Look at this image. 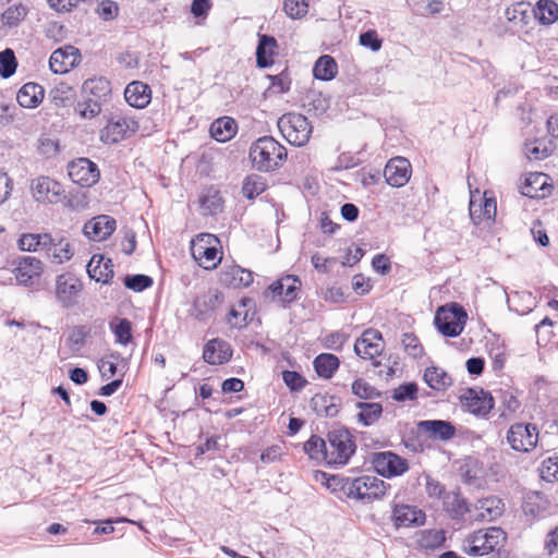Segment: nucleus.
Masks as SVG:
<instances>
[{"label": "nucleus", "instance_id": "1", "mask_svg": "<svg viewBox=\"0 0 558 558\" xmlns=\"http://www.w3.org/2000/svg\"><path fill=\"white\" fill-rule=\"evenodd\" d=\"M250 158L259 171H274L287 158L286 148L271 136L258 138L251 146Z\"/></svg>", "mask_w": 558, "mask_h": 558}, {"label": "nucleus", "instance_id": "2", "mask_svg": "<svg viewBox=\"0 0 558 558\" xmlns=\"http://www.w3.org/2000/svg\"><path fill=\"white\" fill-rule=\"evenodd\" d=\"M355 450L353 435L347 428H335L327 434L325 462L328 465H345Z\"/></svg>", "mask_w": 558, "mask_h": 558}, {"label": "nucleus", "instance_id": "3", "mask_svg": "<svg viewBox=\"0 0 558 558\" xmlns=\"http://www.w3.org/2000/svg\"><path fill=\"white\" fill-rule=\"evenodd\" d=\"M468 314L462 305L450 303L440 306L435 314L434 324L445 337H458L464 329Z\"/></svg>", "mask_w": 558, "mask_h": 558}, {"label": "nucleus", "instance_id": "4", "mask_svg": "<svg viewBox=\"0 0 558 558\" xmlns=\"http://www.w3.org/2000/svg\"><path fill=\"white\" fill-rule=\"evenodd\" d=\"M278 128L282 136L294 146L305 145L310 138L313 128L307 118L301 113H286L278 120Z\"/></svg>", "mask_w": 558, "mask_h": 558}, {"label": "nucleus", "instance_id": "5", "mask_svg": "<svg viewBox=\"0 0 558 558\" xmlns=\"http://www.w3.org/2000/svg\"><path fill=\"white\" fill-rule=\"evenodd\" d=\"M388 487H390L389 484L374 475H363L353 478L351 487L347 489H349V498L371 501L383 497Z\"/></svg>", "mask_w": 558, "mask_h": 558}, {"label": "nucleus", "instance_id": "6", "mask_svg": "<svg viewBox=\"0 0 558 558\" xmlns=\"http://www.w3.org/2000/svg\"><path fill=\"white\" fill-rule=\"evenodd\" d=\"M219 240L216 235L203 233L193 241L192 255L199 266L205 269H214L219 264L221 257L218 256L217 245Z\"/></svg>", "mask_w": 558, "mask_h": 558}, {"label": "nucleus", "instance_id": "7", "mask_svg": "<svg viewBox=\"0 0 558 558\" xmlns=\"http://www.w3.org/2000/svg\"><path fill=\"white\" fill-rule=\"evenodd\" d=\"M68 175L73 183L89 187L98 182L100 171L98 166L88 158H77L69 162Z\"/></svg>", "mask_w": 558, "mask_h": 558}, {"label": "nucleus", "instance_id": "8", "mask_svg": "<svg viewBox=\"0 0 558 558\" xmlns=\"http://www.w3.org/2000/svg\"><path fill=\"white\" fill-rule=\"evenodd\" d=\"M507 440L513 450L527 452L536 447L538 432L533 424L517 423L509 428Z\"/></svg>", "mask_w": 558, "mask_h": 558}, {"label": "nucleus", "instance_id": "9", "mask_svg": "<svg viewBox=\"0 0 558 558\" xmlns=\"http://www.w3.org/2000/svg\"><path fill=\"white\" fill-rule=\"evenodd\" d=\"M138 130V123L126 117L111 118L100 131V140L105 144H116Z\"/></svg>", "mask_w": 558, "mask_h": 558}, {"label": "nucleus", "instance_id": "10", "mask_svg": "<svg viewBox=\"0 0 558 558\" xmlns=\"http://www.w3.org/2000/svg\"><path fill=\"white\" fill-rule=\"evenodd\" d=\"M372 463L376 472L386 477L399 476L409 470L407 459L392 451L374 453Z\"/></svg>", "mask_w": 558, "mask_h": 558}, {"label": "nucleus", "instance_id": "11", "mask_svg": "<svg viewBox=\"0 0 558 558\" xmlns=\"http://www.w3.org/2000/svg\"><path fill=\"white\" fill-rule=\"evenodd\" d=\"M82 289L81 280L71 274L59 275L56 279V299L65 308H70L77 303Z\"/></svg>", "mask_w": 558, "mask_h": 558}, {"label": "nucleus", "instance_id": "12", "mask_svg": "<svg viewBox=\"0 0 558 558\" xmlns=\"http://www.w3.org/2000/svg\"><path fill=\"white\" fill-rule=\"evenodd\" d=\"M384 351L381 332L368 328L355 340L354 352L363 360H374Z\"/></svg>", "mask_w": 558, "mask_h": 558}, {"label": "nucleus", "instance_id": "13", "mask_svg": "<svg viewBox=\"0 0 558 558\" xmlns=\"http://www.w3.org/2000/svg\"><path fill=\"white\" fill-rule=\"evenodd\" d=\"M461 404L476 416H486L494 408V398L483 389L469 388L461 396Z\"/></svg>", "mask_w": 558, "mask_h": 558}, {"label": "nucleus", "instance_id": "14", "mask_svg": "<svg viewBox=\"0 0 558 558\" xmlns=\"http://www.w3.org/2000/svg\"><path fill=\"white\" fill-rule=\"evenodd\" d=\"M222 302L223 294L218 289H208L195 298L191 315L198 320H206L214 315Z\"/></svg>", "mask_w": 558, "mask_h": 558}, {"label": "nucleus", "instance_id": "15", "mask_svg": "<svg viewBox=\"0 0 558 558\" xmlns=\"http://www.w3.org/2000/svg\"><path fill=\"white\" fill-rule=\"evenodd\" d=\"M412 167L410 161L403 157L391 158L384 170L386 182L395 187L404 186L411 177Z\"/></svg>", "mask_w": 558, "mask_h": 558}, {"label": "nucleus", "instance_id": "16", "mask_svg": "<svg viewBox=\"0 0 558 558\" xmlns=\"http://www.w3.org/2000/svg\"><path fill=\"white\" fill-rule=\"evenodd\" d=\"M391 520L396 529L420 526L425 523L426 515L423 510L410 505H396Z\"/></svg>", "mask_w": 558, "mask_h": 558}, {"label": "nucleus", "instance_id": "17", "mask_svg": "<svg viewBox=\"0 0 558 558\" xmlns=\"http://www.w3.org/2000/svg\"><path fill=\"white\" fill-rule=\"evenodd\" d=\"M416 426L421 433L426 434L433 440L448 441L457 434L456 426L451 422L444 420L418 421Z\"/></svg>", "mask_w": 558, "mask_h": 558}, {"label": "nucleus", "instance_id": "18", "mask_svg": "<svg viewBox=\"0 0 558 558\" xmlns=\"http://www.w3.org/2000/svg\"><path fill=\"white\" fill-rule=\"evenodd\" d=\"M78 50L73 46H65L52 52L49 66L53 73L64 74L72 70L78 63Z\"/></svg>", "mask_w": 558, "mask_h": 558}, {"label": "nucleus", "instance_id": "19", "mask_svg": "<svg viewBox=\"0 0 558 558\" xmlns=\"http://www.w3.org/2000/svg\"><path fill=\"white\" fill-rule=\"evenodd\" d=\"M472 514L470 520L475 521H492L501 515L504 510V502L500 498L489 496L478 499L475 505H472Z\"/></svg>", "mask_w": 558, "mask_h": 558}, {"label": "nucleus", "instance_id": "20", "mask_svg": "<svg viewBox=\"0 0 558 558\" xmlns=\"http://www.w3.org/2000/svg\"><path fill=\"white\" fill-rule=\"evenodd\" d=\"M116 230V220L108 215H99L84 225V234L93 241H102Z\"/></svg>", "mask_w": 558, "mask_h": 558}, {"label": "nucleus", "instance_id": "21", "mask_svg": "<svg viewBox=\"0 0 558 558\" xmlns=\"http://www.w3.org/2000/svg\"><path fill=\"white\" fill-rule=\"evenodd\" d=\"M60 184L49 177H38L32 181L31 190L37 202L54 203L60 196Z\"/></svg>", "mask_w": 558, "mask_h": 558}, {"label": "nucleus", "instance_id": "22", "mask_svg": "<svg viewBox=\"0 0 558 558\" xmlns=\"http://www.w3.org/2000/svg\"><path fill=\"white\" fill-rule=\"evenodd\" d=\"M232 356L230 344L219 338L209 340L203 350V359L210 365H221L227 363Z\"/></svg>", "mask_w": 558, "mask_h": 558}, {"label": "nucleus", "instance_id": "23", "mask_svg": "<svg viewBox=\"0 0 558 558\" xmlns=\"http://www.w3.org/2000/svg\"><path fill=\"white\" fill-rule=\"evenodd\" d=\"M87 274L90 279L108 284L114 275L113 263L104 255L95 254L87 264Z\"/></svg>", "mask_w": 558, "mask_h": 558}, {"label": "nucleus", "instance_id": "24", "mask_svg": "<svg viewBox=\"0 0 558 558\" xmlns=\"http://www.w3.org/2000/svg\"><path fill=\"white\" fill-rule=\"evenodd\" d=\"M220 281L231 288H246L253 282V275L252 271L239 265L223 266Z\"/></svg>", "mask_w": 558, "mask_h": 558}, {"label": "nucleus", "instance_id": "25", "mask_svg": "<svg viewBox=\"0 0 558 558\" xmlns=\"http://www.w3.org/2000/svg\"><path fill=\"white\" fill-rule=\"evenodd\" d=\"M124 98L130 106L143 109L151 100V89L147 84L134 81L125 87Z\"/></svg>", "mask_w": 558, "mask_h": 558}, {"label": "nucleus", "instance_id": "26", "mask_svg": "<svg viewBox=\"0 0 558 558\" xmlns=\"http://www.w3.org/2000/svg\"><path fill=\"white\" fill-rule=\"evenodd\" d=\"M301 287V281L296 276L288 275L269 286L274 296H279L284 303H291L296 299V292Z\"/></svg>", "mask_w": 558, "mask_h": 558}, {"label": "nucleus", "instance_id": "27", "mask_svg": "<svg viewBox=\"0 0 558 558\" xmlns=\"http://www.w3.org/2000/svg\"><path fill=\"white\" fill-rule=\"evenodd\" d=\"M16 280L24 286L32 283L41 274V262L32 256L22 257L14 269Z\"/></svg>", "mask_w": 558, "mask_h": 558}, {"label": "nucleus", "instance_id": "28", "mask_svg": "<svg viewBox=\"0 0 558 558\" xmlns=\"http://www.w3.org/2000/svg\"><path fill=\"white\" fill-rule=\"evenodd\" d=\"M444 509L454 519L470 520L472 514V505H469L460 494L454 492L446 493L444 496Z\"/></svg>", "mask_w": 558, "mask_h": 558}, {"label": "nucleus", "instance_id": "29", "mask_svg": "<svg viewBox=\"0 0 558 558\" xmlns=\"http://www.w3.org/2000/svg\"><path fill=\"white\" fill-rule=\"evenodd\" d=\"M83 96L93 97L106 104L111 97V84L105 77L88 78L82 86Z\"/></svg>", "mask_w": 558, "mask_h": 558}, {"label": "nucleus", "instance_id": "30", "mask_svg": "<svg viewBox=\"0 0 558 558\" xmlns=\"http://www.w3.org/2000/svg\"><path fill=\"white\" fill-rule=\"evenodd\" d=\"M209 132L214 140L226 143L235 136L238 123L231 117H221L211 123Z\"/></svg>", "mask_w": 558, "mask_h": 558}, {"label": "nucleus", "instance_id": "31", "mask_svg": "<svg viewBox=\"0 0 558 558\" xmlns=\"http://www.w3.org/2000/svg\"><path fill=\"white\" fill-rule=\"evenodd\" d=\"M45 90L37 83L24 84L16 95L19 105L23 108H36L44 99Z\"/></svg>", "mask_w": 558, "mask_h": 558}, {"label": "nucleus", "instance_id": "32", "mask_svg": "<svg viewBox=\"0 0 558 558\" xmlns=\"http://www.w3.org/2000/svg\"><path fill=\"white\" fill-rule=\"evenodd\" d=\"M277 50L278 44L276 37H259L256 48V65L260 69L272 65Z\"/></svg>", "mask_w": 558, "mask_h": 558}, {"label": "nucleus", "instance_id": "33", "mask_svg": "<svg viewBox=\"0 0 558 558\" xmlns=\"http://www.w3.org/2000/svg\"><path fill=\"white\" fill-rule=\"evenodd\" d=\"M424 381L436 391H445L452 385L450 375L437 366H430L425 369Z\"/></svg>", "mask_w": 558, "mask_h": 558}, {"label": "nucleus", "instance_id": "34", "mask_svg": "<svg viewBox=\"0 0 558 558\" xmlns=\"http://www.w3.org/2000/svg\"><path fill=\"white\" fill-rule=\"evenodd\" d=\"M313 365L319 377L329 379L339 368L340 361L331 353H322L315 357Z\"/></svg>", "mask_w": 558, "mask_h": 558}, {"label": "nucleus", "instance_id": "35", "mask_svg": "<svg viewBox=\"0 0 558 558\" xmlns=\"http://www.w3.org/2000/svg\"><path fill=\"white\" fill-rule=\"evenodd\" d=\"M547 179L548 177L544 173L530 174L525 180L522 194L531 198L544 197L546 195L545 191L548 189Z\"/></svg>", "mask_w": 558, "mask_h": 558}, {"label": "nucleus", "instance_id": "36", "mask_svg": "<svg viewBox=\"0 0 558 558\" xmlns=\"http://www.w3.org/2000/svg\"><path fill=\"white\" fill-rule=\"evenodd\" d=\"M338 72L335 59L328 54L318 58L313 68L314 77L320 81L332 80Z\"/></svg>", "mask_w": 558, "mask_h": 558}, {"label": "nucleus", "instance_id": "37", "mask_svg": "<svg viewBox=\"0 0 558 558\" xmlns=\"http://www.w3.org/2000/svg\"><path fill=\"white\" fill-rule=\"evenodd\" d=\"M356 408L360 409L357 420L364 426L375 424L383 414V405L377 402H357Z\"/></svg>", "mask_w": 558, "mask_h": 558}, {"label": "nucleus", "instance_id": "38", "mask_svg": "<svg viewBox=\"0 0 558 558\" xmlns=\"http://www.w3.org/2000/svg\"><path fill=\"white\" fill-rule=\"evenodd\" d=\"M534 16L541 24L550 25L558 20V4L553 0H539Z\"/></svg>", "mask_w": 558, "mask_h": 558}, {"label": "nucleus", "instance_id": "39", "mask_svg": "<svg viewBox=\"0 0 558 558\" xmlns=\"http://www.w3.org/2000/svg\"><path fill=\"white\" fill-rule=\"evenodd\" d=\"M485 539L484 530L474 532L463 542V551L470 556H484L489 554Z\"/></svg>", "mask_w": 558, "mask_h": 558}, {"label": "nucleus", "instance_id": "40", "mask_svg": "<svg viewBox=\"0 0 558 558\" xmlns=\"http://www.w3.org/2000/svg\"><path fill=\"white\" fill-rule=\"evenodd\" d=\"M523 511L532 517H537L547 509V500L539 492L526 494L522 505Z\"/></svg>", "mask_w": 558, "mask_h": 558}, {"label": "nucleus", "instance_id": "41", "mask_svg": "<svg viewBox=\"0 0 558 558\" xmlns=\"http://www.w3.org/2000/svg\"><path fill=\"white\" fill-rule=\"evenodd\" d=\"M445 541L446 535L442 530H425L418 538V545L424 549H435L442 546Z\"/></svg>", "mask_w": 558, "mask_h": 558}, {"label": "nucleus", "instance_id": "42", "mask_svg": "<svg viewBox=\"0 0 558 558\" xmlns=\"http://www.w3.org/2000/svg\"><path fill=\"white\" fill-rule=\"evenodd\" d=\"M304 451L311 459L325 461V451H327V440L317 435H313L303 445Z\"/></svg>", "mask_w": 558, "mask_h": 558}, {"label": "nucleus", "instance_id": "43", "mask_svg": "<svg viewBox=\"0 0 558 558\" xmlns=\"http://www.w3.org/2000/svg\"><path fill=\"white\" fill-rule=\"evenodd\" d=\"M312 401L318 414L333 417L339 412V407L335 403V397L332 396H315Z\"/></svg>", "mask_w": 558, "mask_h": 558}, {"label": "nucleus", "instance_id": "44", "mask_svg": "<svg viewBox=\"0 0 558 558\" xmlns=\"http://www.w3.org/2000/svg\"><path fill=\"white\" fill-rule=\"evenodd\" d=\"M110 328L116 336V341L126 345L132 340V326L126 318L116 319L110 323Z\"/></svg>", "mask_w": 558, "mask_h": 558}, {"label": "nucleus", "instance_id": "45", "mask_svg": "<svg viewBox=\"0 0 558 558\" xmlns=\"http://www.w3.org/2000/svg\"><path fill=\"white\" fill-rule=\"evenodd\" d=\"M265 189L266 183L264 179L260 175L251 174L246 177L242 186V192L246 198L253 199L259 194H262L265 191Z\"/></svg>", "mask_w": 558, "mask_h": 558}, {"label": "nucleus", "instance_id": "46", "mask_svg": "<svg viewBox=\"0 0 558 558\" xmlns=\"http://www.w3.org/2000/svg\"><path fill=\"white\" fill-rule=\"evenodd\" d=\"M50 253L56 263L62 264L72 258L74 250L64 236H58V240L52 246Z\"/></svg>", "mask_w": 558, "mask_h": 558}, {"label": "nucleus", "instance_id": "47", "mask_svg": "<svg viewBox=\"0 0 558 558\" xmlns=\"http://www.w3.org/2000/svg\"><path fill=\"white\" fill-rule=\"evenodd\" d=\"M550 151L548 143L542 140L526 143L524 147V153L531 160H544L550 155Z\"/></svg>", "mask_w": 558, "mask_h": 558}, {"label": "nucleus", "instance_id": "48", "mask_svg": "<svg viewBox=\"0 0 558 558\" xmlns=\"http://www.w3.org/2000/svg\"><path fill=\"white\" fill-rule=\"evenodd\" d=\"M102 105L104 102L93 97L84 96V100L77 104L76 111L84 119H93L101 112Z\"/></svg>", "mask_w": 558, "mask_h": 558}, {"label": "nucleus", "instance_id": "49", "mask_svg": "<svg viewBox=\"0 0 558 558\" xmlns=\"http://www.w3.org/2000/svg\"><path fill=\"white\" fill-rule=\"evenodd\" d=\"M121 357L119 352H111L108 355L101 357L98 362V369L102 379H109L117 374V363Z\"/></svg>", "mask_w": 558, "mask_h": 558}, {"label": "nucleus", "instance_id": "50", "mask_svg": "<svg viewBox=\"0 0 558 558\" xmlns=\"http://www.w3.org/2000/svg\"><path fill=\"white\" fill-rule=\"evenodd\" d=\"M352 393L363 400H372L380 397V392L363 378H359L352 383Z\"/></svg>", "mask_w": 558, "mask_h": 558}, {"label": "nucleus", "instance_id": "51", "mask_svg": "<svg viewBox=\"0 0 558 558\" xmlns=\"http://www.w3.org/2000/svg\"><path fill=\"white\" fill-rule=\"evenodd\" d=\"M17 61L12 49L7 48L0 52V75L3 78L11 77L16 70Z\"/></svg>", "mask_w": 558, "mask_h": 558}, {"label": "nucleus", "instance_id": "52", "mask_svg": "<svg viewBox=\"0 0 558 558\" xmlns=\"http://www.w3.org/2000/svg\"><path fill=\"white\" fill-rule=\"evenodd\" d=\"M541 477L546 482L558 481V454L550 456L542 462Z\"/></svg>", "mask_w": 558, "mask_h": 558}, {"label": "nucleus", "instance_id": "53", "mask_svg": "<svg viewBox=\"0 0 558 558\" xmlns=\"http://www.w3.org/2000/svg\"><path fill=\"white\" fill-rule=\"evenodd\" d=\"M124 286L135 292H142L151 287L153 279L146 275H128L123 280Z\"/></svg>", "mask_w": 558, "mask_h": 558}, {"label": "nucleus", "instance_id": "54", "mask_svg": "<svg viewBox=\"0 0 558 558\" xmlns=\"http://www.w3.org/2000/svg\"><path fill=\"white\" fill-rule=\"evenodd\" d=\"M484 535L486 537L485 541L488 553H492L498 547L502 546L504 542L506 541V533L500 527L493 526L484 530Z\"/></svg>", "mask_w": 558, "mask_h": 558}, {"label": "nucleus", "instance_id": "55", "mask_svg": "<svg viewBox=\"0 0 558 558\" xmlns=\"http://www.w3.org/2000/svg\"><path fill=\"white\" fill-rule=\"evenodd\" d=\"M283 9L286 13L292 19H300L307 13V0H284Z\"/></svg>", "mask_w": 558, "mask_h": 558}, {"label": "nucleus", "instance_id": "56", "mask_svg": "<svg viewBox=\"0 0 558 558\" xmlns=\"http://www.w3.org/2000/svg\"><path fill=\"white\" fill-rule=\"evenodd\" d=\"M26 16V8L24 5H12L2 13L4 25L15 26Z\"/></svg>", "mask_w": 558, "mask_h": 558}, {"label": "nucleus", "instance_id": "57", "mask_svg": "<svg viewBox=\"0 0 558 558\" xmlns=\"http://www.w3.org/2000/svg\"><path fill=\"white\" fill-rule=\"evenodd\" d=\"M88 330L85 326H76L68 338V344L72 352H78L84 345Z\"/></svg>", "mask_w": 558, "mask_h": 558}, {"label": "nucleus", "instance_id": "58", "mask_svg": "<svg viewBox=\"0 0 558 558\" xmlns=\"http://www.w3.org/2000/svg\"><path fill=\"white\" fill-rule=\"evenodd\" d=\"M402 345L404 350L414 359L421 357L423 355V347L421 345L417 337L413 333H403L402 336Z\"/></svg>", "mask_w": 558, "mask_h": 558}, {"label": "nucleus", "instance_id": "59", "mask_svg": "<svg viewBox=\"0 0 558 558\" xmlns=\"http://www.w3.org/2000/svg\"><path fill=\"white\" fill-rule=\"evenodd\" d=\"M417 393V385L415 383H405L393 390L392 398L396 401L404 402L414 400Z\"/></svg>", "mask_w": 558, "mask_h": 558}, {"label": "nucleus", "instance_id": "60", "mask_svg": "<svg viewBox=\"0 0 558 558\" xmlns=\"http://www.w3.org/2000/svg\"><path fill=\"white\" fill-rule=\"evenodd\" d=\"M282 380L291 391H300L307 384L306 379L294 371H283Z\"/></svg>", "mask_w": 558, "mask_h": 558}, {"label": "nucleus", "instance_id": "61", "mask_svg": "<svg viewBox=\"0 0 558 558\" xmlns=\"http://www.w3.org/2000/svg\"><path fill=\"white\" fill-rule=\"evenodd\" d=\"M201 203L202 207L207 209L211 215L222 210V201L216 191L213 194L203 196Z\"/></svg>", "mask_w": 558, "mask_h": 558}, {"label": "nucleus", "instance_id": "62", "mask_svg": "<svg viewBox=\"0 0 558 558\" xmlns=\"http://www.w3.org/2000/svg\"><path fill=\"white\" fill-rule=\"evenodd\" d=\"M353 482V478L350 477H342L339 475H331L327 480V487L331 490H340L347 497H349V489L348 487H351V484Z\"/></svg>", "mask_w": 558, "mask_h": 558}, {"label": "nucleus", "instance_id": "63", "mask_svg": "<svg viewBox=\"0 0 558 558\" xmlns=\"http://www.w3.org/2000/svg\"><path fill=\"white\" fill-rule=\"evenodd\" d=\"M39 246L38 233H24L19 239V247L22 251H37Z\"/></svg>", "mask_w": 558, "mask_h": 558}, {"label": "nucleus", "instance_id": "64", "mask_svg": "<svg viewBox=\"0 0 558 558\" xmlns=\"http://www.w3.org/2000/svg\"><path fill=\"white\" fill-rule=\"evenodd\" d=\"M544 550L547 555H558V526L550 530L544 539Z\"/></svg>", "mask_w": 558, "mask_h": 558}]
</instances>
